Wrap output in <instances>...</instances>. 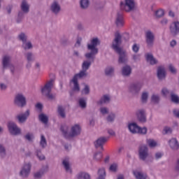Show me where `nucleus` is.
I'll list each match as a JSON object with an SVG mask.
<instances>
[{
    "label": "nucleus",
    "mask_w": 179,
    "mask_h": 179,
    "mask_svg": "<svg viewBox=\"0 0 179 179\" xmlns=\"http://www.w3.org/2000/svg\"><path fill=\"white\" fill-rule=\"evenodd\" d=\"M147 143L150 148H156L157 146V143L153 139H148Z\"/></svg>",
    "instance_id": "de8ad7c7"
},
{
    "label": "nucleus",
    "mask_w": 179,
    "mask_h": 179,
    "mask_svg": "<svg viewBox=\"0 0 179 179\" xmlns=\"http://www.w3.org/2000/svg\"><path fill=\"white\" fill-rule=\"evenodd\" d=\"M100 112L103 114V115H106V114H108V108L102 107L100 108Z\"/></svg>",
    "instance_id": "bf43d9fd"
},
{
    "label": "nucleus",
    "mask_w": 179,
    "mask_h": 179,
    "mask_svg": "<svg viewBox=\"0 0 179 179\" xmlns=\"http://www.w3.org/2000/svg\"><path fill=\"white\" fill-rule=\"evenodd\" d=\"M170 34L172 37H177L179 34V22L175 21L172 22L169 26Z\"/></svg>",
    "instance_id": "4468645a"
},
{
    "label": "nucleus",
    "mask_w": 179,
    "mask_h": 179,
    "mask_svg": "<svg viewBox=\"0 0 179 179\" xmlns=\"http://www.w3.org/2000/svg\"><path fill=\"white\" fill-rule=\"evenodd\" d=\"M145 43L148 48H152L155 44V34L150 30L145 32Z\"/></svg>",
    "instance_id": "9d476101"
},
{
    "label": "nucleus",
    "mask_w": 179,
    "mask_h": 179,
    "mask_svg": "<svg viewBox=\"0 0 179 179\" xmlns=\"http://www.w3.org/2000/svg\"><path fill=\"white\" fill-rule=\"evenodd\" d=\"M93 159L96 162H100V160L103 159V154L101 153V151H97L95 153H94Z\"/></svg>",
    "instance_id": "37998d69"
},
{
    "label": "nucleus",
    "mask_w": 179,
    "mask_h": 179,
    "mask_svg": "<svg viewBox=\"0 0 179 179\" xmlns=\"http://www.w3.org/2000/svg\"><path fill=\"white\" fill-rule=\"evenodd\" d=\"M146 61L150 62V65H156L157 64V60L153 57V55L148 53L145 55Z\"/></svg>",
    "instance_id": "7c9ffc66"
},
{
    "label": "nucleus",
    "mask_w": 179,
    "mask_h": 179,
    "mask_svg": "<svg viewBox=\"0 0 179 179\" xmlns=\"http://www.w3.org/2000/svg\"><path fill=\"white\" fill-rule=\"evenodd\" d=\"M47 171H48V166H45L41 171L34 173V178H41Z\"/></svg>",
    "instance_id": "bb28decb"
},
{
    "label": "nucleus",
    "mask_w": 179,
    "mask_h": 179,
    "mask_svg": "<svg viewBox=\"0 0 179 179\" xmlns=\"http://www.w3.org/2000/svg\"><path fill=\"white\" fill-rule=\"evenodd\" d=\"M79 104L81 108H86V99L81 98L79 99Z\"/></svg>",
    "instance_id": "6e6d98bb"
},
{
    "label": "nucleus",
    "mask_w": 179,
    "mask_h": 179,
    "mask_svg": "<svg viewBox=\"0 0 179 179\" xmlns=\"http://www.w3.org/2000/svg\"><path fill=\"white\" fill-rule=\"evenodd\" d=\"M29 117H30V110L27 109L24 113L15 116V120H17L18 124H24Z\"/></svg>",
    "instance_id": "dca6fc26"
},
{
    "label": "nucleus",
    "mask_w": 179,
    "mask_h": 179,
    "mask_svg": "<svg viewBox=\"0 0 179 179\" xmlns=\"http://www.w3.org/2000/svg\"><path fill=\"white\" fill-rule=\"evenodd\" d=\"M57 113L61 118H66V113H65V108L62 106L57 107Z\"/></svg>",
    "instance_id": "f704fd0d"
},
{
    "label": "nucleus",
    "mask_w": 179,
    "mask_h": 179,
    "mask_svg": "<svg viewBox=\"0 0 179 179\" xmlns=\"http://www.w3.org/2000/svg\"><path fill=\"white\" fill-rule=\"evenodd\" d=\"M18 39L20 41H22V43L27 41V35L26 34L22 32L18 35Z\"/></svg>",
    "instance_id": "49530a36"
},
{
    "label": "nucleus",
    "mask_w": 179,
    "mask_h": 179,
    "mask_svg": "<svg viewBox=\"0 0 179 179\" xmlns=\"http://www.w3.org/2000/svg\"><path fill=\"white\" fill-rule=\"evenodd\" d=\"M111 101V96L109 94H104L101 97L99 101L96 102V104L101 106L103 104H108Z\"/></svg>",
    "instance_id": "5701e85b"
},
{
    "label": "nucleus",
    "mask_w": 179,
    "mask_h": 179,
    "mask_svg": "<svg viewBox=\"0 0 179 179\" xmlns=\"http://www.w3.org/2000/svg\"><path fill=\"white\" fill-rule=\"evenodd\" d=\"M155 157L156 160H159V159H162L163 157V153L162 152H156Z\"/></svg>",
    "instance_id": "69168bd1"
},
{
    "label": "nucleus",
    "mask_w": 179,
    "mask_h": 179,
    "mask_svg": "<svg viewBox=\"0 0 179 179\" xmlns=\"http://www.w3.org/2000/svg\"><path fill=\"white\" fill-rule=\"evenodd\" d=\"M141 100L142 104H146V103H148V100H149V92H143L141 94Z\"/></svg>",
    "instance_id": "c9c22d12"
},
{
    "label": "nucleus",
    "mask_w": 179,
    "mask_h": 179,
    "mask_svg": "<svg viewBox=\"0 0 179 179\" xmlns=\"http://www.w3.org/2000/svg\"><path fill=\"white\" fill-rule=\"evenodd\" d=\"M85 57L86 59L88 60H85L83 64H82V70L85 71L87 72L88 69L90 68L92 64L94 62V59H96V56H90L89 53H85Z\"/></svg>",
    "instance_id": "0eeeda50"
},
{
    "label": "nucleus",
    "mask_w": 179,
    "mask_h": 179,
    "mask_svg": "<svg viewBox=\"0 0 179 179\" xmlns=\"http://www.w3.org/2000/svg\"><path fill=\"white\" fill-rule=\"evenodd\" d=\"M71 82L73 83V92H80V87H79V83H78V80L73 78Z\"/></svg>",
    "instance_id": "79ce46f5"
},
{
    "label": "nucleus",
    "mask_w": 179,
    "mask_h": 179,
    "mask_svg": "<svg viewBox=\"0 0 179 179\" xmlns=\"http://www.w3.org/2000/svg\"><path fill=\"white\" fill-rule=\"evenodd\" d=\"M142 86L143 85L141 83L131 84L129 87V93H131L133 96H137V94H139V92H141Z\"/></svg>",
    "instance_id": "f8f14e48"
},
{
    "label": "nucleus",
    "mask_w": 179,
    "mask_h": 179,
    "mask_svg": "<svg viewBox=\"0 0 179 179\" xmlns=\"http://www.w3.org/2000/svg\"><path fill=\"white\" fill-rule=\"evenodd\" d=\"M21 10L24 13H29V12H30V6L26 0H22L21 3Z\"/></svg>",
    "instance_id": "c85d7f7f"
},
{
    "label": "nucleus",
    "mask_w": 179,
    "mask_h": 179,
    "mask_svg": "<svg viewBox=\"0 0 179 179\" xmlns=\"http://www.w3.org/2000/svg\"><path fill=\"white\" fill-rule=\"evenodd\" d=\"M151 103L159 104L160 103V95L159 94H152L151 96Z\"/></svg>",
    "instance_id": "e433bc0d"
},
{
    "label": "nucleus",
    "mask_w": 179,
    "mask_h": 179,
    "mask_svg": "<svg viewBox=\"0 0 179 179\" xmlns=\"http://www.w3.org/2000/svg\"><path fill=\"white\" fill-rule=\"evenodd\" d=\"M36 156L38 160H45V156L41 152V150H36Z\"/></svg>",
    "instance_id": "8fccbe9b"
},
{
    "label": "nucleus",
    "mask_w": 179,
    "mask_h": 179,
    "mask_svg": "<svg viewBox=\"0 0 179 179\" xmlns=\"http://www.w3.org/2000/svg\"><path fill=\"white\" fill-rule=\"evenodd\" d=\"M62 165L63 166L66 173L72 174V164H71V159L66 157L62 159Z\"/></svg>",
    "instance_id": "2eb2a0df"
},
{
    "label": "nucleus",
    "mask_w": 179,
    "mask_h": 179,
    "mask_svg": "<svg viewBox=\"0 0 179 179\" xmlns=\"http://www.w3.org/2000/svg\"><path fill=\"white\" fill-rule=\"evenodd\" d=\"M0 156L1 157H5L6 156V148L3 145L0 144Z\"/></svg>",
    "instance_id": "09e8293b"
},
{
    "label": "nucleus",
    "mask_w": 179,
    "mask_h": 179,
    "mask_svg": "<svg viewBox=\"0 0 179 179\" xmlns=\"http://www.w3.org/2000/svg\"><path fill=\"white\" fill-rule=\"evenodd\" d=\"M169 145L172 150H178L179 149L178 141H177V138H176L170 139L169 141Z\"/></svg>",
    "instance_id": "b1692460"
},
{
    "label": "nucleus",
    "mask_w": 179,
    "mask_h": 179,
    "mask_svg": "<svg viewBox=\"0 0 179 179\" xmlns=\"http://www.w3.org/2000/svg\"><path fill=\"white\" fill-rule=\"evenodd\" d=\"M108 141V138L101 136L98 138L94 142V148L95 149H100L101 150H104V145Z\"/></svg>",
    "instance_id": "ddd939ff"
},
{
    "label": "nucleus",
    "mask_w": 179,
    "mask_h": 179,
    "mask_svg": "<svg viewBox=\"0 0 179 179\" xmlns=\"http://www.w3.org/2000/svg\"><path fill=\"white\" fill-rule=\"evenodd\" d=\"M120 9L128 13L135 12L136 2H135V0H124V2H120Z\"/></svg>",
    "instance_id": "39448f33"
},
{
    "label": "nucleus",
    "mask_w": 179,
    "mask_h": 179,
    "mask_svg": "<svg viewBox=\"0 0 179 179\" xmlns=\"http://www.w3.org/2000/svg\"><path fill=\"white\" fill-rule=\"evenodd\" d=\"M38 118L41 122L47 125L48 124V116L45 115L44 113H41L38 115Z\"/></svg>",
    "instance_id": "4c0bfd02"
},
{
    "label": "nucleus",
    "mask_w": 179,
    "mask_h": 179,
    "mask_svg": "<svg viewBox=\"0 0 179 179\" xmlns=\"http://www.w3.org/2000/svg\"><path fill=\"white\" fill-rule=\"evenodd\" d=\"M40 146L42 148V149H45L47 148V139L45 138V136L44 135H41V141H40Z\"/></svg>",
    "instance_id": "a19ab883"
},
{
    "label": "nucleus",
    "mask_w": 179,
    "mask_h": 179,
    "mask_svg": "<svg viewBox=\"0 0 179 179\" xmlns=\"http://www.w3.org/2000/svg\"><path fill=\"white\" fill-rule=\"evenodd\" d=\"M121 44H122V36L120 32H116L112 43V48L119 55L118 62L120 64H127L128 62V53L120 47Z\"/></svg>",
    "instance_id": "f257e3e1"
},
{
    "label": "nucleus",
    "mask_w": 179,
    "mask_h": 179,
    "mask_svg": "<svg viewBox=\"0 0 179 179\" xmlns=\"http://www.w3.org/2000/svg\"><path fill=\"white\" fill-rule=\"evenodd\" d=\"M90 5V1L89 0H80V6L81 9H87Z\"/></svg>",
    "instance_id": "ea45409f"
},
{
    "label": "nucleus",
    "mask_w": 179,
    "mask_h": 179,
    "mask_svg": "<svg viewBox=\"0 0 179 179\" xmlns=\"http://www.w3.org/2000/svg\"><path fill=\"white\" fill-rule=\"evenodd\" d=\"M105 74L106 76H111L112 75H114V67H106L105 69Z\"/></svg>",
    "instance_id": "c03bdc74"
},
{
    "label": "nucleus",
    "mask_w": 179,
    "mask_h": 179,
    "mask_svg": "<svg viewBox=\"0 0 179 179\" xmlns=\"http://www.w3.org/2000/svg\"><path fill=\"white\" fill-rule=\"evenodd\" d=\"M82 94H85L87 95L90 93V87L89 85H85L84 89L82 90L81 91Z\"/></svg>",
    "instance_id": "603ef678"
},
{
    "label": "nucleus",
    "mask_w": 179,
    "mask_h": 179,
    "mask_svg": "<svg viewBox=\"0 0 179 179\" xmlns=\"http://www.w3.org/2000/svg\"><path fill=\"white\" fill-rule=\"evenodd\" d=\"M115 23L117 27H122L124 26V13L122 11L117 13Z\"/></svg>",
    "instance_id": "6ab92c4d"
},
{
    "label": "nucleus",
    "mask_w": 179,
    "mask_h": 179,
    "mask_svg": "<svg viewBox=\"0 0 179 179\" xmlns=\"http://www.w3.org/2000/svg\"><path fill=\"white\" fill-rule=\"evenodd\" d=\"M24 57L27 62H34L36 57H34V53L33 52H27L24 54Z\"/></svg>",
    "instance_id": "cd10ccee"
},
{
    "label": "nucleus",
    "mask_w": 179,
    "mask_h": 179,
    "mask_svg": "<svg viewBox=\"0 0 179 179\" xmlns=\"http://www.w3.org/2000/svg\"><path fill=\"white\" fill-rule=\"evenodd\" d=\"M106 169L104 168H100L98 170V178L97 179H106Z\"/></svg>",
    "instance_id": "58836bf2"
},
{
    "label": "nucleus",
    "mask_w": 179,
    "mask_h": 179,
    "mask_svg": "<svg viewBox=\"0 0 179 179\" xmlns=\"http://www.w3.org/2000/svg\"><path fill=\"white\" fill-rule=\"evenodd\" d=\"M2 65L3 69H6L8 66H12V64L10 63V56L6 55L3 57Z\"/></svg>",
    "instance_id": "a878e982"
},
{
    "label": "nucleus",
    "mask_w": 179,
    "mask_h": 179,
    "mask_svg": "<svg viewBox=\"0 0 179 179\" xmlns=\"http://www.w3.org/2000/svg\"><path fill=\"white\" fill-rule=\"evenodd\" d=\"M155 15L157 17H163L164 16V10L162 8L159 9L156 11Z\"/></svg>",
    "instance_id": "864d4df0"
},
{
    "label": "nucleus",
    "mask_w": 179,
    "mask_h": 179,
    "mask_svg": "<svg viewBox=\"0 0 179 179\" xmlns=\"http://www.w3.org/2000/svg\"><path fill=\"white\" fill-rule=\"evenodd\" d=\"M54 87V80L51 79L48 82H47L44 86L41 87V92L42 96L47 97L48 100H55V94L51 93L52 90V87Z\"/></svg>",
    "instance_id": "f03ea898"
},
{
    "label": "nucleus",
    "mask_w": 179,
    "mask_h": 179,
    "mask_svg": "<svg viewBox=\"0 0 179 179\" xmlns=\"http://www.w3.org/2000/svg\"><path fill=\"white\" fill-rule=\"evenodd\" d=\"M136 115L137 117V120H138V121L140 122H143L145 123L146 122L147 120H146V110H145V109H138L137 110L136 113Z\"/></svg>",
    "instance_id": "a211bd4d"
},
{
    "label": "nucleus",
    "mask_w": 179,
    "mask_h": 179,
    "mask_svg": "<svg viewBox=\"0 0 179 179\" xmlns=\"http://www.w3.org/2000/svg\"><path fill=\"white\" fill-rule=\"evenodd\" d=\"M132 73V68L127 64L122 68V75L124 78H129Z\"/></svg>",
    "instance_id": "412c9836"
},
{
    "label": "nucleus",
    "mask_w": 179,
    "mask_h": 179,
    "mask_svg": "<svg viewBox=\"0 0 179 179\" xmlns=\"http://www.w3.org/2000/svg\"><path fill=\"white\" fill-rule=\"evenodd\" d=\"M171 100L173 103H175V104H178L179 103V97L178 95L171 92Z\"/></svg>",
    "instance_id": "a18cd8bd"
},
{
    "label": "nucleus",
    "mask_w": 179,
    "mask_h": 179,
    "mask_svg": "<svg viewBox=\"0 0 179 179\" xmlns=\"http://www.w3.org/2000/svg\"><path fill=\"white\" fill-rule=\"evenodd\" d=\"M77 179H92V176L87 172H79L76 175Z\"/></svg>",
    "instance_id": "473e14b6"
},
{
    "label": "nucleus",
    "mask_w": 179,
    "mask_h": 179,
    "mask_svg": "<svg viewBox=\"0 0 179 179\" xmlns=\"http://www.w3.org/2000/svg\"><path fill=\"white\" fill-rule=\"evenodd\" d=\"M167 73H166V69L164 66H159L157 70V76L159 80H164L166 79Z\"/></svg>",
    "instance_id": "aec40b11"
},
{
    "label": "nucleus",
    "mask_w": 179,
    "mask_h": 179,
    "mask_svg": "<svg viewBox=\"0 0 179 179\" xmlns=\"http://www.w3.org/2000/svg\"><path fill=\"white\" fill-rule=\"evenodd\" d=\"M164 132L165 135H168V134H171L173 132V130L170 127H164Z\"/></svg>",
    "instance_id": "052dcab7"
},
{
    "label": "nucleus",
    "mask_w": 179,
    "mask_h": 179,
    "mask_svg": "<svg viewBox=\"0 0 179 179\" xmlns=\"http://www.w3.org/2000/svg\"><path fill=\"white\" fill-rule=\"evenodd\" d=\"M147 133H148V129L146 127L141 128L140 127H138V130L137 131V134H141L143 135H146Z\"/></svg>",
    "instance_id": "5fc2aeb1"
},
{
    "label": "nucleus",
    "mask_w": 179,
    "mask_h": 179,
    "mask_svg": "<svg viewBox=\"0 0 179 179\" xmlns=\"http://www.w3.org/2000/svg\"><path fill=\"white\" fill-rule=\"evenodd\" d=\"M24 16V13L23 11L18 12V19L17 20V22L20 23Z\"/></svg>",
    "instance_id": "4d7b16f0"
},
{
    "label": "nucleus",
    "mask_w": 179,
    "mask_h": 179,
    "mask_svg": "<svg viewBox=\"0 0 179 179\" xmlns=\"http://www.w3.org/2000/svg\"><path fill=\"white\" fill-rule=\"evenodd\" d=\"M100 44H101V41H100L98 37H95L91 39L90 43L87 45V48L88 51H90L87 52V54H88L90 57H92V55L96 57V55L99 54V48L97 46L100 45Z\"/></svg>",
    "instance_id": "7ed1b4c3"
},
{
    "label": "nucleus",
    "mask_w": 179,
    "mask_h": 179,
    "mask_svg": "<svg viewBox=\"0 0 179 179\" xmlns=\"http://www.w3.org/2000/svg\"><path fill=\"white\" fill-rule=\"evenodd\" d=\"M128 128L131 134H138V131H139V126L136 123L129 124Z\"/></svg>",
    "instance_id": "c756f323"
},
{
    "label": "nucleus",
    "mask_w": 179,
    "mask_h": 179,
    "mask_svg": "<svg viewBox=\"0 0 179 179\" xmlns=\"http://www.w3.org/2000/svg\"><path fill=\"white\" fill-rule=\"evenodd\" d=\"M85 78H87V71L81 70L78 73L76 74L73 78L78 80V79H83Z\"/></svg>",
    "instance_id": "2f4dec72"
},
{
    "label": "nucleus",
    "mask_w": 179,
    "mask_h": 179,
    "mask_svg": "<svg viewBox=\"0 0 179 179\" xmlns=\"http://www.w3.org/2000/svg\"><path fill=\"white\" fill-rule=\"evenodd\" d=\"M60 131L62 133L63 136H64L66 139H71V133H69V127H68V125H62Z\"/></svg>",
    "instance_id": "4be33fe9"
},
{
    "label": "nucleus",
    "mask_w": 179,
    "mask_h": 179,
    "mask_svg": "<svg viewBox=\"0 0 179 179\" xmlns=\"http://www.w3.org/2000/svg\"><path fill=\"white\" fill-rule=\"evenodd\" d=\"M162 93L163 96H167L168 94H170V91L167 88H163L162 90Z\"/></svg>",
    "instance_id": "0e129e2a"
},
{
    "label": "nucleus",
    "mask_w": 179,
    "mask_h": 179,
    "mask_svg": "<svg viewBox=\"0 0 179 179\" xmlns=\"http://www.w3.org/2000/svg\"><path fill=\"white\" fill-rule=\"evenodd\" d=\"M8 131L10 135L13 136H17L22 134V129L15 122H10L8 124Z\"/></svg>",
    "instance_id": "6e6552de"
},
{
    "label": "nucleus",
    "mask_w": 179,
    "mask_h": 179,
    "mask_svg": "<svg viewBox=\"0 0 179 179\" xmlns=\"http://www.w3.org/2000/svg\"><path fill=\"white\" fill-rule=\"evenodd\" d=\"M132 50H133L134 52H136V53L138 52V51H139V45H138V44H136V43H134L133 45Z\"/></svg>",
    "instance_id": "e2e57ef3"
},
{
    "label": "nucleus",
    "mask_w": 179,
    "mask_h": 179,
    "mask_svg": "<svg viewBox=\"0 0 179 179\" xmlns=\"http://www.w3.org/2000/svg\"><path fill=\"white\" fill-rule=\"evenodd\" d=\"M80 132H82L80 125L74 124L71 129L70 138H76V136H79V135H80Z\"/></svg>",
    "instance_id": "f3484780"
},
{
    "label": "nucleus",
    "mask_w": 179,
    "mask_h": 179,
    "mask_svg": "<svg viewBox=\"0 0 179 179\" xmlns=\"http://www.w3.org/2000/svg\"><path fill=\"white\" fill-rule=\"evenodd\" d=\"M14 104L20 108H23L27 106V101L26 100V96L22 93H18L15 95L14 98Z\"/></svg>",
    "instance_id": "423d86ee"
},
{
    "label": "nucleus",
    "mask_w": 179,
    "mask_h": 179,
    "mask_svg": "<svg viewBox=\"0 0 179 179\" xmlns=\"http://www.w3.org/2000/svg\"><path fill=\"white\" fill-rule=\"evenodd\" d=\"M31 170V164L30 162H27L22 166L21 171H20V176L22 178H27L30 174Z\"/></svg>",
    "instance_id": "9b49d317"
},
{
    "label": "nucleus",
    "mask_w": 179,
    "mask_h": 179,
    "mask_svg": "<svg viewBox=\"0 0 179 179\" xmlns=\"http://www.w3.org/2000/svg\"><path fill=\"white\" fill-rule=\"evenodd\" d=\"M50 10L55 16H58L61 13V4L58 1H53L50 6Z\"/></svg>",
    "instance_id": "1a4fd4ad"
},
{
    "label": "nucleus",
    "mask_w": 179,
    "mask_h": 179,
    "mask_svg": "<svg viewBox=\"0 0 179 179\" xmlns=\"http://www.w3.org/2000/svg\"><path fill=\"white\" fill-rule=\"evenodd\" d=\"M108 122H114L115 120V113H110L108 117H106Z\"/></svg>",
    "instance_id": "3c124183"
},
{
    "label": "nucleus",
    "mask_w": 179,
    "mask_h": 179,
    "mask_svg": "<svg viewBox=\"0 0 179 179\" xmlns=\"http://www.w3.org/2000/svg\"><path fill=\"white\" fill-rule=\"evenodd\" d=\"M133 174L136 179H146L148 178V175H146L143 171L139 170L133 171Z\"/></svg>",
    "instance_id": "393cba45"
},
{
    "label": "nucleus",
    "mask_w": 179,
    "mask_h": 179,
    "mask_svg": "<svg viewBox=\"0 0 179 179\" xmlns=\"http://www.w3.org/2000/svg\"><path fill=\"white\" fill-rule=\"evenodd\" d=\"M138 157L141 162H144L146 164L152 163V160L149 159V148H148V145H141L138 147Z\"/></svg>",
    "instance_id": "20e7f679"
},
{
    "label": "nucleus",
    "mask_w": 179,
    "mask_h": 179,
    "mask_svg": "<svg viewBox=\"0 0 179 179\" xmlns=\"http://www.w3.org/2000/svg\"><path fill=\"white\" fill-rule=\"evenodd\" d=\"M22 48L25 51L27 50H33V43L30 41H26L25 42L22 43Z\"/></svg>",
    "instance_id": "72a5a7b5"
},
{
    "label": "nucleus",
    "mask_w": 179,
    "mask_h": 179,
    "mask_svg": "<svg viewBox=\"0 0 179 179\" xmlns=\"http://www.w3.org/2000/svg\"><path fill=\"white\" fill-rule=\"evenodd\" d=\"M173 113L174 117H176V118H179V110H178L177 109H174L173 110Z\"/></svg>",
    "instance_id": "774afa93"
},
{
    "label": "nucleus",
    "mask_w": 179,
    "mask_h": 179,
    "mask_svg": "<svg viewBox=\"0 0 179 179\" xmlns=\"http://www.w3.org/2000/svg\"><path fill=\"white\" fill-rule=\"evenodd\" d=\"M169 69L170 72H171V73H173V74L177 73V69H176V68L174 67V66H173V64H170L169 66Z\"/></svg>",
    "instance_id": "13d9d810"
},
{
    "label": "nucleus",
    "mask_w": 179,
    "mask_h": 179,
    "mask_svg": "<svg viewBox=\"0 0 179 179\" xmlns=\"http://www.w3.org/2000/svg\"><path fill=\"white\" fill-rule=\"evenodd\" d=\"M132 58L134 62H138V61H141V55H133Z\"/></svg>",
    "instance_id": "680f3d73"
},
{
    "label": "nucleus",
    "mask_w": 179,
    "mask_h": 179,
    "mask_svg": "<svg viewBox=\"0 0 179 179\" xmlns=\"http://www.w3.org/2000/svg\"><path fill=\"white\" fill-rule=\"evenodd\" d=\"M109 170L110 171H114V172L117 171V165L115 164L110 165Z\"/></svg>",
    "instance_id": "338daca9"
}]
</instances>
